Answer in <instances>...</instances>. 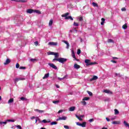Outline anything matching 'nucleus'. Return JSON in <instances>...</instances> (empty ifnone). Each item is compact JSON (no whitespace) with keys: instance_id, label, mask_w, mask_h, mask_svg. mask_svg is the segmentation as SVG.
I'll use <instances>...</instances> for the list:
<instances>
[{"instance_id":"nucleus-32","label":"nucleus","mask_w":129,"mask_h":129,"mask_svg":"<svg viewBox=\"0 0 129 129\" xmlns=\"http://www.w3.org/2000/svg\"><path fill=\"white\" fill-rule=\"evenodd\" d=\"M78 20L80 22H82V21H83V17L81 16L79 17Z\"/></svg>"},{"instance_id":"nucleus-25","label":"nucleus","mask_w":129,"mask_h":129,"mask_svg":"<svg viewBox=\"0 0 129 129\" xmlns=\"http://www.w3.org/2000/svg\"><path fill=\"white\" fill-rule=\"evenodd\" d=\"M30 61L31 62H37V61H38V59H37L36 58H31L30 59Z\"/></svg>"},{"instance_id":"nucleus-14","label":"nucleus","mask_w":129,"mask_h":129,"mask_svg":"<svg viewBox=\"0 0 129 129\" xmlns=\"http://www.w3.org/2000/svg\"><path fill=\"white\" fill-rule=\"evenodd\" d=\"M112 124H120V121H113L112 122Z\"/></svg>"},{"instance_id":"nucleus-27","label":"nucleus","mask_w":129,"mask_h":129,"mask_svg":"<svg viewBox=\"0 0 129 129\" xmlns=\"http://www.w3.org/2000/svg\"><path fill=\"white\" fill-rule=\"evenodd\" d=\"M21 100H22V101H27V100H28V99L24 97H22L21 98H20Z\"/></svg>"},{"instance_id":"nucleus-36","label":"nucleus","mask_w":129,"mask_h":129,"mask_svg":"<svg viewBox=\"0 0 129 129\" xmlns=\"http://www.w3.org/2000/svg\"><path fill=\"white\" fill-rule=\"evenodd\" d=\"M76 117H77V119H79V120H80L81 121L83 120L82 118H80L79 116L76 115Z\"/></svg>"},{"instance_id":"nucleus-2","label":"nucleus","mask_w":129,"mask_h":129,"mask_svg":"<svg viewBox=\"0 0 129 129\" xmlns=\"http://www.w3.org/2000/svg\"><path fill=\"white\" fill-rule=\"evenodd\" d=\"M85 63H86V66H89L90 65H95L97 64V62H90V60L89 59H85Z\"/></svg>"},{"instance_id":"nucleus-33","label":"nucleus","mask_w":129,"mask_h":129,"mask_svg":"<svg viewBox=\"0 0 129 129\" xmlns=\"http://www.w3.org/2000/svg\"><path fill=\"white\" fill-rule=\"evenodd\" d=\"M122 29H123V30H125V29L127 28V26L126 25V24H124L122 26Z\"/></svg>"},{"instance_id":"nucleus-53","label":"nucleus","mask_w":129,"mask_h":129,"mask_svg":"<svg viewBox=\"0 0 129 129\" xmlns=\"http://www.w3.org/2000/svg\"><path fill=\"white\" fill-rule=\"evenodd\" d=\"M106 119L107 121H110V119H109L108 117H106Z\"/></svg>"},{"instance_id":"nucleus-44","label":"nucleus","mask_w":129,"mask_h":129,"mask_svg":"<svg viewBox=\"0 0 129 129\" xmlns=\"http://www.w3.org/2000/svg\"><path fill=\"white\" fill-rule=\"evenodd\" d=\"M81 53V50L80 49H78L77 51V54L78 55H80V54Z\"/></svg>"},{"instance_id":"nucleus-48","label":"nucleus","mask_w":129,"mask_h":129,"mask_svg":"<svg viewBox=\"0 0 129 129\" xmlns=\"http://www.w3.org/2000/svg\"><path fill=\"white\" fill-rule=\"evenodd\" d=\"M115 76H119V77H120V74H119L115 73Z\"/></svg>"},{"instance_id":"nucleus-42","label":"nucleus","mask_w":129,"mask_h":129,"mask_svg":"<svg viewBox=\"0 0 129 129\" xmlns=\"http://www.w3.org/2000/svg\"><path fill=\"white\" fill-rule=\"evenodd\" d=\"M19 69H20V70H25V69H26V67H20V68H19Z\"/></svg>"},{"instance_id":"nucleus-6","label":"nucleus","mask_w":129,"mask_h":129,"mask_svg":"<svg viewBox=\"0 0 129 129\" xmlns=\"http://www.w3.org/2000/svg\"><path fill=\"white\" fill-rule=\"evenodd\" d=\"M48 65L49 66H50V67H51L53 69H54L55 70H57V69H58V68H57L56 66L54 64V63H49Z\"/></svg>"},{"instance_id":"nucleus-18","label":"nucleus","mask_w":129,"mask_h":129,"mask_svg":"<svg viewBox=\"0 0 129 129\" xmlns=\"http://www.w3.org/2000/svg\"><path fill=\"white\" fill-rule=\"evenodd\" d=\"M69 111H74V110H75V107L73 106V107H71L69 109Z\"/></svg>"},{"instance_id":"nucleus-40","label":"nucleus","mask_w":129,"mask_h":129,"mask_svg":"<svg viewBox=\"0 0 129 129\" xmlns=\"http://www.w3.org/2000/svg\"><path fill=\"white\" fill-rule=\"evenodd\" d=\"M87 92L90 96H92V95H93L92 92H91L89 91H88Z\"/></svg>"},{"instance_id":"nucleus-12","label":"nucleus","mask_w":129,"mask_h":129,"mask_svg":"<svg viewBox=\"0 0 129 129\" xmlns=\"http://www.w3.org/2000/svg\"><path fill=\"white\" fill-rule=\"evenodd\" d=\"M10 63H11V60H10L9 58H7L6 62H4V65H8V64H10Z\"/></svg>"},{"instance_id":"nucleus-8","label":"nucleus","mask_w":129,"mask_h":129,"mask_svg":"<svg viewBox=\"0 0 129 129\" xmlns=\"http://www.w3.org/2000/svg\"><path fill=\"white\" fill-rule=\"evenodd\" d=\"M48 45H49L50 46H57V45H58V43L54 42H49L48 43Z\"/></svg>"},{"instance_id":"nucleus-62","label":"nucleus","mask_w":129,"mask_h":129,"mask_svg":"<svg viewBox=\"0 0 129 129\" xmlns=\"http://www.w3.org/2000/svg\"><path fill=\"white\" fill-rule=\"evenodd\" d=\"M59 120H60V117H59L58 118H57V119H56V121H59Z\"/></svg>"},{"instance_id":"nucleus-64","label":"nucleus","mask_w":129,"mask_h":129,"mask_svg":"<svg viewBox=\"0 0 129 129\" xmlns=\"http://www.w3.org/2000/svg\"><path fill=\"white\" fill-rule=\"evenodd\" d=\"M47 122H51V120H46V123Z\"/></svg>"},{"instance_id":"nucleus-19","label":"nucleus","mask_w":129,"mask_h":129,"mask_svg":"<svg viewBox=\"0 0 129 129\" xmlns=\"http://www.w3.org/2000/svg\"><path fill=\"white\" fill-rule=\"evenodd\" d=\"M52 25H53V19H51L49 21V24H48V26L49 27H52Z\"/></svg>"},{"instance_id":"nucleus-3","label":"nucleus","mask_w":129,"mask_h":129,"mask_svg":"<svg viewBox=\"0 0 129 129\" xmlns=\"http://www.w3.org/2000/svg\"><path fill=\"white\" fill-rule=\"evenodd\" d=\"M58 62H59V63H61V64H64L66 63V62H67V58L60 57L58 59H56Z\"/></svg>"},{"instance_id":"nucleus-51","label":"nucleus","mask_w":129,"mask_h":129,"mask_svg":"<svg viewBox=\"0 0 129 129\" xmlns=\"http://www.w3.org/2000/svg\"><path fill=\"white\" fill-rule=\"evenodd\" d=\"M62 112H63V110H59L57 112V113H61Z\"/></svg>"},{"instance_id":"nucleus-5","label":"nucleus","mask_w":129,"mask_h":129,"mask_svg":"<svg viewBox=\"0 0 129 129\" xmlns=\"http://www.w3.org/2000/svg\"><path fill=\"white\" fill-rule=\"evenodd\" d=\"M76 124L77 125L82 126V127H85V126H86V122H83L82 123H80L79 122H77Z\"/></svg>"},{"instance_id":"nucleus-9","label":"nucleus","mask_w":129,"mask_h":129,"mask_svg":"<svg viewBox=\"0 0 129 129\" xmlns=\"http://www.w3.org/2000/svg\"><path fill=\"white\" fill-rule=\"evenodd\" d=\"M34 111H36V112H38V113H44V112H45V110H39L38 109H34Z\"/></svg>"},{"instance_id":"nucleus-52","label":"nucleus","mask_w":129,"mask_h":129,"mask_svg":"<svg viewBox=\"0 0 129 129\" xmlns=\"http://www.w3.org/2000/svg\"><path fill=\"white\" fill-rule=\"evenodd\" d=\"M42 122H44V123H47V120L46 119H44L42 120Z\"/></svg>"},{"instance_id":"nucleus-57","label":"nucleus","mask_w":129,"mask_h":129,"mask_svg":"<svg viewBox=\"0 0 129 129\" xmlns=\"http://www.w3.org/2000/svg\"><path fill=\"white\" fill-rule=\"evenodd\" d=\"M80 118H83V117H84V115H81L80 116Z\"/></svg>"},{"instance_id":"nucleus-4","label":"nucleus","mask_w":129,"mask_h":129,"mask_svg":"<svg viewBox=\"0 0 129 129\" xmlns=\"http://www.w3.org/2000/svg\"><path fill=\"white\" fill-rule=\"evenodd\" d=\"M54 55V58L52 60V62H55V61H57V60L59 59V53L54 52V54H53Z\"/></svg>"},{"instance_id":"nucleus-15","label":"nucleus","mask_w":129,"mask_h":129,"mask_svg":"<svg viewBox=\"0 0 129 129\" xmlns=\"http://www.w3.org/2000/svg\"><path fill=\"white\" fill-rule=\"evenodd\" d=\"M104 92H105V93H108L109 94H112V92L108 90H104Z\"/></svg>"},{"instance_id":"nucleus-38","label":"nucleus","mask_w":129,"mask_h":129,"mask_svg":"<svg viewBox=\"0 0 129 129\" xmlns=\"http://www.w3.org/2000/svg\"><path fill=\"white\" fill-rule=\"evenodd\" d=\"M54 54H55V52L52 51L47 52L48 55H54Z\"/></svg>"},{"instance_id":"nucleus-46","label":"nucleus","mask_w":129,"mask_h":129,"mask_svg":"<svg viewBox=\"0 0 129 129\" xmlns=\"http://www.w3.org/2000/svg\"><path fill=\"white\" fill-rule=\"evenodd\" d=\"M63 127L66 129H69V126L68 125H64Z\"/></svg>"},{"instance_id":"nucleus-39","label":"nucleus","mask_w":129,"mask_h":129,"mask_svg":"<svg viewBox=\"0 0 129 129\" xmlns=\"http://www.w3.org/2000/svg\"><path fill=\"white\" fill-rule=\"evenodd\" d=\"M73 25L74 26V27H78L79 26V24L76 22H74Z\"/></svg>"},{"instance_id":"nucleus-20","label":"nucleus","mask_w":129,"mask_h":129,"mask_svg":"<svg viewBox=\"0 0 129 129\" xmlns=\"http://www.w3.org/2000/svg\"><path fill=\"white\" fill-rule=\"evenodd\" d=\"M14 102V98H11L8 101L9 104H11V103H13Z\"/></svg>"},{"instance_id":"nucleus-21","label":"nucleus","mask_w":129,"mask_h":129,"mask_svg":"<svg viewBox=\"0 0 129 129\" xmlns=\"http://www.w3.org/2000/svg\"><path fill=\"white\" fill-rule=\"evenodd\" d=\"M49 73L46 74L43 77V79H46V78H48L49 77Z\"/></svg>"},{"instance_id":"nucleus-56","label":"nucleus","mask_w":129,"mask_h":129,"mask_svg":"<svg viewBox=\"0 0 129 129\" xmlns=\"http://www.w3.org/2000/svg\"><path fill=\"white\" fill-rule=\"evenodd\" d=\"M83 105H86V102L85 101L83 102Z\"/></svg>"},{"instance_id":"nucleus-50","label":"nucleus","mask_w":129,"mask_h":129,"mask_svg":"<svg viewBox=\"0 0 129 129\" xmlns=\"http://www.w3.org/2000/svg\"><path fill=\"white\" fill-rule=\"evenodd\" d=\"M116 118V117H113L111 118V120H114V119H115Z\"/></svg>"},{"instance_id":"nucleus-30","label":"nucleus","mask_w":129,"mask_h":129,"mask_svg":"<svg viewBox=\"0 0 129 129\" xmlns=\"http://www.w3.org/2000/svg\"><path fill=\"white\" fill-rule=\"evenodd\" d=\"M7 122H8V121H7V120H6V121H5V122L0 121V125H2V124H7Z\"/></svg>"},{"instance_id":"nucleus-13","label":"nucleus","mask_w":129,"mask_h":129,"mask_svg":"<svg viewBox=\"0 0 129 129\" xmlns=\"http://www.w3.org/2000/svg\"><path fill=\"white\" fill-rule=\"evenodd\" d=\"M68 76L67 75L66 76H64L63 78H57V79L59 80V81H62V80H64V79H65V78H67V77Z\"/></svg>"},{"instance_id":"nucleus-47","label":"nucleus","mask_w":129,"mask_h":129,"mask_svg":"<svg viewBox=\"0 0 129 129\" xmlns=\"http://www.w3.org/2000/svg\"><path fill=\"white\" fill-rule=\"evenodd\" d=\"M34 44H35V46H38V45H39V42L38 41H35L34 42Z\"/></svg>"},{"instance_id":"nucleus-54","label":"nucleus","mask_w":129,"mask_h":129,"mask_svg":"<svg viewBox=\"0 0 129 129\" xmlns=\"http://www.w3.org/2000/svg\"><path fill=\"white\" fill-rule=\"evenodd\" d=\"M66 48L67 49H69V43H67Z\"/></svg>"},{"instance_id":"nucleus-41","label":"nucleus","mask_w":129,"mask_h":129,"mask_svg":"<svg viewBox=\"0 0 129 129\" xmlns=\"http://www.w3.org/2000/svg\"><path fill=\"white\" fill-rule=\"evenodd\" d=\"M90 98L88 97H84L83 99V100H89Z\"/></svg>"},{"instance_id":"nucleus-17","label":"nucleus","mask_w":129,"mask_h":129,"mask_svg":"<svg viewBox=\"0 0 129 129\" xmlns=\"http://www.w3.org/2000/svg\"><path fill=\"white\" fill-rule=\"evenodd\" d=\"M59 119H60V120H66V119H67V116L59 117Z\"/></svg>"},{"instance_id":"nucleus-58","label":"nucleus","mask_w":129,"mask_h":129,"mask_svg":"<svg viewBox=\"0 0 129 129\" xmlns=\"http://www.w3.org/2000/svg\"><path fill=\"white\" fill-rule=\"evenodd\" d=\"M55 86H56V88H60V86H59V85H55Z\"/></svg>"},{"instance_id":"nucleus-10","label":"nucleus","mask_w":129,"mask_h":129,"mask_svg":"<svg viewBox=\"0 0 129 129\" xmlns=\"http://www.w3.org/2000/svg\"><path fill=\"white\" fill-rule=\"evenodd\" d=\"M97 79H98V77L96 76H93V78L90 79V81H93L94 80H96Z\"/></svg>"},{"instance_id":"nucleus-45","label":"nucleus","mask_w":129,"mask_h":129,"mask_svg":"<svg viewBox=\"0 0 129 129\" xmlns=\"http://www.w3.org/2000/svg\"><path fill=\"white\" fill-rule=\"evenodd\" d=\"M16 68L17 69L20 68V64L19 63H16Z\"/></svg>"},{"instance_id":"nucleus-60","label":"nucleus","mask_w":129,"mask_h":129,"mask_svg":"<svg viewBox=\"0 0 129 129\" xmlns=\"http://www.w3.org/2000/svg\"><path fill=\"white\" fill-rule=\"evenodd\" d=\"M35 116H32V117L31 118V119H35Z\"/></svg>"},{"instance_id":"nucleus-37","label":"nucleus","mask_w":129,"mask_h":129,"mask_svg":"<svg viewBox=\"0 0 129 129\" xmlns=\"http://www.w3.org/2000/svg\"><path fill=\"white\" fill-rule=\"evenodd\" d=\"M53 103H54V104H58V103L59 102H60V101H59V100H56V101H52Z\"/></svg>"},{"instance_id":"nucleus-61","label":"nucleus","mask_w":129,"mask_h":129,"mask_svg":"<svg viewBox=\"0 0 129 129\" xmlns=\"http://www.w3.org/2000/svg\"><path fill=\"white\" fill-rule=\"evenodd\" d=\"M64 43L65 44H66L67 45V44H69V43H68V42L64 41Z\"/></svg>"},{"instance_id":"nucleus-1","label":"nucleus","mask_w":129,"mask_h":129,"mask_svg":"<svg viewBox=\"0 0 129 129\" xmlns=\"http://www.w3.org/2000/svg\"><path fill=\"white\" fill-rule=\"evenodd\" d=\"M69 16V13H67L64 14H63L61 15V17L62 18H64L65 20H71V21H73V18L71 16Z\"/></svg>"},{"instance_id":"nucleus-28","label":"nucleus","mask_w":129,"mask_h":129,"mask_svg":"<svg viewBox=\"0 0 129 129\" xmlns=\"http://www.w3.org/2000/svg\"><path fill=\"white\" fill-rule=\"evenodd\" d=\"M123 124H124V125H125V126H127L128 127L129 126V124H128V123L125 121H123Z\"/></svg>"},{"instance_id":"nucleus-7","label":"nucleus","mask_w":129,"mask_h":129,"mask_svg":"<svg viewBox=\"0 0 129 129\" xmlns=\"http://www.w3.org/2000/svg\"><path fill=\"white\" fill-rule=\"evenodd\" d=\"M21 80H26V78H17L15 79L14 81L15 83H16Z\"/></svg>"},{"instance_id":"nucleus-29","label":"nucleus","mask_w":129,"mask_h":129,"mask_svg":"<svg viewBox=\"0 0 129 129\" xmlns=\"http://www.w3.org/2000/svg\"><path fill=\"white\" fill-rule=\"evenodd\" d=\"M92 5L93 6V7H96V8H98V5L97 3L93 2L92 3Z\"/></svg>"},{"instance_id":"nucleus-23","label":"nucleus","mask_w":129,"mask_h":129,"mask_svg":"<svg viewBox=\"0 0 129 129\" xmlns=\"http://www.w3.org/2000/svg\"><path fill=\"white\" fill-rule=\"evenodd\" d=\"M72 55L73 58H74V59H76V56H75V53H74V51H72Z\"/></svg>"},{"instance_id":"nucleus-35","label":"nucleus","mask_w":129,"mask_h":129,"mask_svg":"<svg viewBox=\"0 0 129 129\" xmlns=\"http://www.w3.org/2000/svg\"><path fill=\"white\" fill-rule=\"evenodd\" d=\"M108 43H114L113 40L109 39L107 40Z\"/></svg>"},{"instance_id":"nucleus-11","label":"nucleus","mask_w":129,"mask_h":129,"mask_svg":"<svg viewBox=\"0 0 129 129\" xmlns=\"http://www.w3.org/2000/svg\"><path fill=\"white\" fill-rule=\"evenodd\" d=\"M27 14H33L34 13V10L33 9H28L27 10Z\"/></svg>"},{"instance_id":"nucleus-31","label":"nucleus","mask_w":129,"mask_h":129,"mask_svg":"<svg viewBox=\"0 0 129 129\" xmlns=\"http://www.w3.org/2000/svg\"><path fill=\"white\" fill-rule=\"evenodd\" d=\"M7 121L8 122H15V121H16V120H14V119H7Z\"/></svg>"},{"instance_id":"nucleus-63","label":"nucleus","mask_w":129,"mask_h":129,"mask_svg":"<svg viewBox=\"0 0 129 129\" xmlns=\"http://www.w3.org/2000/svg\"><path fill=\"white\" fill-rule=\"evenodd\" d=\"M102 129H108L107 127H103Z\"/></svg>"},{"instance_id":"nucleus-34","label":"nucleus","mask_w":129,"mask_h":129,"mask_svg":"<svg viewBox=\"0 0 129 129\" xmlns=\"http://www.w3.org/2000/svg\"><path fill=\"white\" fill-rule=\"evenodd\" d=\"M58 123L56 121H52L51 122L50 125H53V124H57Z\"/></svg>"},{"instance_id":"nucleus-22","label":"nucleus","mask_w":129,"mask_h":129,"mask_svg":"<svg viewBox=\"0 0 129 129\" xmlns=\"http://www.w3.org/2000/svg\"><path fill=\"white\" fill-rule=\"evenodd\" d=\"M33 13H36V14H38L39 15H40L41 14V12L37 10H33Z\"/></svg>"},{"instance_id":"nucleus-55","label":"nucleus","mask_w":129,"mask_h":129,"mask_svg":"<svg viewBox=\"0 0 129 129\" xmlns=\"http://www.w3.org/2000/svg\"><path fill=\"white\" fill-rule=\"evenodd\" d=\"M111 62H112V63H117L116 61L114 60H111Z\"/></svg>"},{"instance_id":"nucleus-59","label":"nucleus","mask_w":129,"mask_h":129,"mask_svg":"<svg viewBox=\"0 0 129 129\" xmlns=\"http://www.w3.org/2000/svg\"><path fill=\"white\" fill-rule=\"evenodd\" d=\"M112 59H118V58L116 57H113Z\"/></svg>"},{"instance_id":"nucleus-49","label":"nucleus","mask_w":129,"mask_h":129,"mask_svg":"<svg viewBox=\"0 0 129 129\" xmlns=\"http://www.w3.org/2000/svg\"><path fill=\"white\" fill-rule=\"evenodd\" d=\"M94 121V119L92 118V119H90L89 120V121L90 122H92V121Z\"/></svg>"},{"instance_id":"nucleus-26","label":"nucleus","mask_w":129,"mask_h":129,"mask_svg":"<svg viewBox=\"0 0 129 129\" xmlns=\"http://www.w3.org/2000/svg\"><path fill=\"white\" fill-rule=\"evenodd\" d=\"M104 22H105V19L104 18H102L101 19V25H103L104 24Z\"/></svg>"},{"instance_id":"nucleus-24","label":"nucleus","mask_w":129,"mask_h":129,"mask_svg":"<svg viewBox=\"0 0 129 129\" xmlns=\"http://www.w3.org/2000/svg\"><path fill=\"white\" fill-rule=\"evenodd\" d=\"M114 110V113L115 115H117L119 114V111H118L117 109H115Z\"/></svg>"},{"instance_id":"nucleus-16","label":"nucleus","mask_w":129,"mask_h":129,"mask_svg":"<svg viewBox=\"0 0 129 129\" xmlns=\"http://www.w3.org/2000/svg\"><path fill=\"white\" fill-rule=\"evenodd\" d=\"M74 67L75 69H79V68H80V66L76 63L74 65Z\"/></svg>"},{"instance_id":"nucleus-43","label":"nucleus","mask_w":129,"mask_h":129,"mask_svg":"<svg viewBox=\"0 0 129 129\" xmlns=\"http://www.w3.org/2000/svg\"><path fill=\"white\" fill-rule=\"evenodd\" d=\"M121 11L122 12H125V11H126V9H125V8H123L121 9Z\"/></svg>"}]
</instances>
